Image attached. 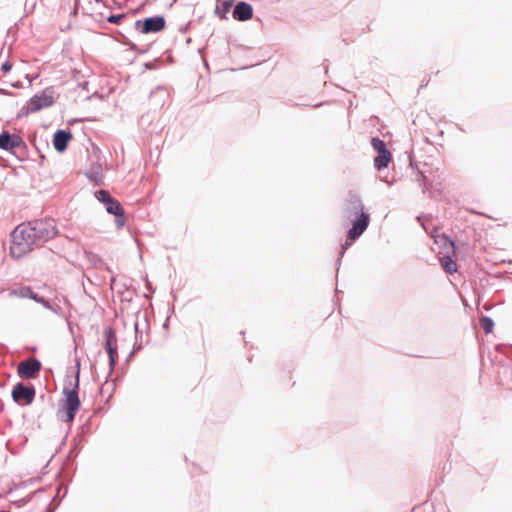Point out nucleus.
Listing matches in <instances>:
<instances>
[{"label":"nucleus","mask_w":512,"mask_h":512,"mask_svg":"<svg viewBox=\"0 0 512 512\" xmlns=\"http://www.w3.org/2000/svg\"><path fill=\"white\" fill-rule=\"evenodd\" d=\"M36 6V1L35 0H26L25 2V9L28 10V8L30 9L29 11H32L34 10Z\"/></svg>","instance_id":"obj_37"},{"label":"nucleus","mask_w":512,"mask_h":512,"mask_svg":"<svg viewBox=\"0 0 512 512\" xmlns=\"http://www.w3.org/2000/svg\"><path fill=\"white\" fill-rule=\"evenodd\" d=\"M55 509L56 508L51 503H49L44 512H55Z\"/></svg>","instance_id":"obj_40"},{"label":"nucleus","mask_w":512,"mask_h":512,"mask_svg":"<svg viewBox=\"0 0 512 512\" xmlns=\"http://www.w3.org/2000/svg\"><path fill=\"white\" fill-rule=\"evenodd\" d=\"M10 296H16L19 298H28L31 299L35 296V292L32 290L30 286H21L20 288L12 289L9 292Z\"/></svg>","instance_id":"obj_18"},{"label":"nucleus","mask_w":512,"mask_h":512,"mask_svg":"<svg viewBox=\"0 0 512 512\" xmlns=\"http://www.w3.org/2000/svg\"><path fill=\"white\" fill-rule=\"evenodd\" d=\"M479 324L485 334H489L493 331L494 321L491 317L482 315L479 319Z\"/></svg>","instance_id":"obj_20"},{"label":"nucleus","mask_w":512,"mask_h":512,"mask_svg":"<svg viewBox=\"0 0 512 512\" xmlns=\"http://www.w3.org/2000/svg\"><path fill=\"white\" fill-rule=\"evenodd\" d=\"M165 28L166 18L164 15L149 16L134 22V29L141 34H155Z\"/></svg>","instance_id":"obj_6"},{"label":"nucleus","mask_w":512,"mask_h":512,"mask_svg":"<svg viewBox=\"0 0 512 512\" xmlns=\"http://www.w3.org/2000/svg\"><path fill=\"white\" fill-rule=\"evenodd\" d=\"M36 396V388L33 384L17 382L13 385L11 397L19 406H28L33 403Z\"/></svg>","instance_id":"obj_7"},{"label":"nucleus","mask_w":512,"mask_h":512,"mask_svg":"<svg viewBox=\"0 0 512 512\" xmlns=\"http://www.w3.org/2000/svg\"><path fill=\"white\" fill-rule=\"evenodd\" d=\"M123 298L122 301L131 302L132 301V293L129 290H126L121 293Z\"/></svg>","instance_id":"obj_36"},{"label":"nucleus","mask_w":512,"mask_h":512,"mask_svg":"<svg viewBox=\"0 0 512 512\" xmlns=\"http://www.w3.org/2000/svg\"><path fill=\"white\" fill-rule=\"evenodd\" d=\"M54 88L53 86L46 87L40 93L33 95L24 105L19 113V117L28 116L29 114L36 113L41 109L51 107L54 100Z\"/></svg>","instance_id":"obj_4"},{"label":"nucleus","mask_w":512,"mask_h":512,"mask_svg":"<svg viewBox=\"0 0 512 512\" xmlns=\"http://www.w3.org/2000/svg\"><path fill=\"white\" fill-rule=\"evenodd\" d=\"M104 342L103 348L105 350H112L118 348L116 331L112 326H106L103 330Z\"/></svg>","instance_id":"obj_15"},{"label":"nucleus","mask_w":512,"mask_h":512,"mask_svg":"<svg viewBox=\"0 0 512 512\" xmlns=\"http://www.w3.org/2000/svg\"><path fill=\"white\" fill-rule=\"evenodd\" d=\"M87 179L92 182L95 186L103 184L102 165L99 162H94L90 165V168L85 172Z\"/></svg>","instance_id":"obj_14"},{"label":"nucleus","mask_w":512,"mask_h":512,"mask_svg":"<svg viewBox=\"0 0 512 512\" xmlns=\"http://www.w3.org/2000/svg\"><path fill=\"white\" fill-rule=\"evenodd\" d=\"M366 231V229H361V227L357 224L355 227H350L346 234V239L343 244H341V250L339 252V256L337 258V265L339 266L341 260L346 252V250L358 239L361 235Z\"/></svg>","instance_id":"obj_10"},{"label":"nucleus","mask_w":512,"mask_h":512,"mask_svg":"<svg viewBox=\"0 0 512 512\" xmlns=\"http://www.w3.org/2000/svg\"><path fill=\"white\" fill-rule=\"evenodd\" d=\"M126 17V14L125 13H121V14H111L108 18H107V21L111 24H115V25H119L121 24L122 20Z\"/></svg>","instance_id":"obj_27"},{"label":"nucleus","mask_w":512,"mask_h":512,"mask_svg":"<svg viewBox=\"0 0 512 512\" xmlns=\"http://www.w3.org/2000/svg\"><path fill=\"white\" fill-rule=\"evenodd\" d=\"M322 105H323L322 103H318V104L313 105V107H320Z\"/></svg>","instance_id":"obj_44"},{"label":"nucleus","mask_w":512,"mask_h":512,"mask_svg":"<svg viewBox=\"0 0 512 512\" xmlns=\"http://www.w3.org/2000/svg\"><path fill=\"white\" fill-rule=\"evenodd\" d=\"M46 309L52 311L54 314H56L59 317H65L62 307L57 303L50 302Z\"/></svg>","instance_id":"obj_26"},{"label":"nucleus","mask_w":512,"mask_h":512,"mask_svg":"<svg viewBox=\"0 0 512 512\" xmlns=\"http://www.w3.org/2000/svg\"><path fill=\"white\" fill-rule=\"evenodd\" d=\"M496 351L500 352V353H504L507 357H511V354H512V345H497L496 346Z\"/></svg>","instance_id":"obj_29"},{"label":"nucleus","mask_w":512,"mask_h":512,"mask_svg":"<svg viewBox=\"0 0 512 512\" xmlns=\"http://www.w3.org/2000/svg\"><path fill=\"white\" fill-rule=\"evenodd\" d=\"M58 233L52 218L34 219L18 225L11 233L10 254L19 259Z\"/></svg>","instance_id":"obj_1"},{"label":"nucleus","mask_w":512,"mask_h":512,"mask_svg":"<svg viewBox=\"0 0 512 512\" xmlns=\"http://www.w3.org/2000/svg\"><path fill=\"white\" fill-rule=\"evenodd\" d=\"M435 242L440 243L444 248L448 249L447 253L440 257L439 260L444 272L449 275H453L458 271V266L456 261L450 255V251L453 255H456V251L459 249L458 246L450 236L444 233L435 238Z\"/></svg>","instance_id":"obj_5"},{"label":"nucleus","mask_w":512,"mask_h":512,"mask_svg":"<svg viewBox=\"0 0 512 512\" xmlns=\"http://www.w3.org/2000/svg\"><path fill=\"white\" fill-rule=\"evenodd\" d=\"M146 288L151 291L152 293L155 292V289L152 287L151 283L149 281H146Z\"/></svg>","instance_id":"obj_41"},{"label":"nucleus","mask_w":512,"mask_h":512,"mask_svg":"<svg viewBox=\"0 0 512 512\" xmlns=\"http://www.w3.org/2000/svg\"><path fill=\"white\" fill-rule=\"evenodd\" d=\"M97 95V92H95L92 97L96 96ZM87 99H91V96H88Z\"/></svg>","instance_id":"obj_45"},{"label":"nucleus","mask_w":512,"mask_h":512,"mask_svg":"<svg viewBox=\"0 0 512 512\" xmlns=\"http://www.w3.org/2000/svg\"><path fill=\"white\" fill-rule=\"evenodd\" d=\"M161 60L159 58L154 59L153 61H149L144 63V68L147 70H155L159 67Z\"/></svg>","instance_id":"obj_30"},{"label":"nucleus","mask_w":512,"mask_h":512,"mask_svg":"<svg viewBox=\"0 0 512 512\" xmlns=\"http://www.w3.org/2000/svg\"><path fill=\"white\" fill-rule=\"evenodd\" d=\"M134 329H135V341H142L143 331L140 330L138 321H136L134 323Z\"/></svg>","instance_id":"obj_31"},{"label":"nucleus","mask_w":512,"mask_h":512,"mask_svg":"<svg viewBox=\"0 0 512 512\" xmlns=\"http://www.w3.org/2000/svg\"><path fill=\"white\" fill-rule=\"evenodd\" d=\"M391 160H392V154L389 150L386 152L378 153L377 156L374 158V167L378 171L385 169L388 167Z\"/></svg>","instance_id":"obj_17"},{"label":"nucleus","mask_w":512,"mask_h":512,"mask_svg":"<svg viewBox=\"0 0 512 512\" xmlns=\"http://www.w3.org/2000/svg\"><path fill=\"white\" fill-rule=\"evenodd\" d=\"M134 354H135V353H134L133 351H131V352L128 354V356L126 357L125 362H126V363H128V362L133 358Z\"/></svg>","instance_id":"obj_42"},{"label":"nucleus","mask_w":512,"mask_h":512,"mask_svg":"<svg viewBox=\"0 0 512 512\" xmlns=\"http://www.w3.org/2000/svg\"><path fill=\"white\" fill-rule=\"evenodd\" d=\"M343 217L350 221L351 227L357 224L361 229H366L370 224V214L365 211L363 201L357 193L349 191L348 198L343 206Z\"/></svg>","instance_id":"obj_3"},{"label":"nucleus","mask_w":512,"mask_h":512,"mask_svg":"<svg viewBox=\"0 0 512 512\" xmlns=\"http://www.w3.org/2000/svg\"><path fill=\"white\" fill-rule=\"evenodd\" d=\"M32 300L35 301L36 303L41 304L44 308H47L50 303L49 299L45 298L44 296H41L40 294H38L36 292H35V296L32 298Z\"/></svg>","instance_id":"obj_28"},{"label":"nucleus","mask_w":512,"mask_h":512,"mask_svg":"<svg viewBox=\"0 0 512 512\" xmlns=\"http://www.w3.org/2000/svg\"><path fill=\"white\" fill-rule=\"evenodd\" d=\"M80 452V447L78 444H75L69 451V455L73 457H77Z\"/></svg>","instance_id":"obj_35"},{"label":"nucleus","mask_w":512,"mask_h":512,"mask_svg":"<svg viewBox=\"0 0 512 512\" xmlns=\"http://www.w3.org/2000/svg\"><path fill=\"white\" fill-rule=\"evenodd\" d=\"M142 347L143 346H142V342L141 341H135L134 345H133V348H132V351L134 353H137V352H139L142 349Z\"/></svg>","instance_id":"obj_38"},{"label":"nucleus","mask_w":512,"mask_h":512,"mask_svg":"<svg viewBox=\"0 0 512 512\" xmlns=\"http://www.w3.org/2000/svg\"><path fill=\"white\" fill-rule=\"evenodd\" d=\"M25 141L18 135L3 130L0 133V149L14 154V149H26Z\"/></svg>","instance_id":"obj_9"},{"label":"nucleus","mask_w":512,"mask_h":512,"mask_svg":"<svg viewBox=\"0 0 512 512\" xmlns=\"http://www.w3.org/2000/svg\"><path fill=\"white\" fill-rule=\"evenodd\" d=\"M78 375L73 387L65 386L62 394L63 398L59 401V409L57 411V419L66 423H72L81 407V401L79 398Z\"/></svg>","instance_id":"obj_2"},{"label":"nucleus","mask_w":512,"mask_h":512,"mask_svg":"<svg viewBox=\"0 0 512 512\" xmlns=\"http://www.w3.org/2000/svg\"><path fill=\"white\" fill-rule=\"evenodd\" d=\"M0 512H10L9 510H0Z\"/></svg>","instance_id":"obj_46"},{"label":"nucleus","mask_w":512,"mask_h":512,"mask_svg":"<svg viewBox=\"0 0 512 512\" xmlns=\"http://www.w3.org/2000/svg\"><path fill=\"white\" fill-rule=\"evenodd\" d=\"M105 209L107 213L115 217V225L118 229H121L126 223L125 211L121 203L114 198L105 206Z\"/></svg>","instance_id":"obj_12"},{"label":"nucleus","mask_w":512,"mask_h":512,"mask_svg":"<svg viewBox=\"0 0 512 512\" xmlns=\"http://www.w3.org/2000/svg\"><path fill=\"white\" fill-rule=\"evenodd\" d=\"M42 363L37 358L31 357L23 360L18 368L17 374L23 379H35L39 376Z\"/></svg>","instance_id":"obj_8"},{"label":"nucleus","mask_w":512,"mask_h":512,"mask_svg":"<svg viewBox=\"0 0 512 512\" xmlns=\"http://www.w3.org/2000/svg\"><path fill=\"white\" fill-rule=\"evenodd\" d=\"M75 367H76L75 377L78 375V384H80V367H81V363H80V359L79 358L75 359Z\"/></svg>","instance_id":"obj_34"},{"label":"nucleus","mask_w":512,"mask_h":512,"mask_svg":"<svg viewBox=\"0 0 512 512\" xmlns=\"http://www.w3.org/2000/svg\"><path fill=\"white\" fill-rule=\"evenodd\" d=\"M67 491V486L60 485L57 489L56 495L52 498L50 503L56 508L60 504L61 500L66 496Z\"/></svg>","instance_id":"obj_23"},{"label":"nucleus","mask_w":512,"mask_h":512,"mask_svg":"<svg viewBox=\"0 0 512 512\" xmlns=\"http://www.w3.org/2000/svg\"><path fill=\"white\" fill-rule=\"evenodd\" d=\"M84 254H85V258L88 260V262L91 265H93L94 267L97 268V267L104 265L103 259L98 254H96L92 251H87V250L84 251Z\"/></svg>","instance_id":"obj_21"},{"label":"nucleus","mask_w":512,"mask_h":512,"mask_svg":"<svg viewBox=\"0 0 512 512\" xmlns=\"http://www.w3.org/2000/svg\"><path fill=\"white\" fill-rule=\"evenodd\" d=\"M12 66V63L9 60H6L1 64V71L3 73H8L11 71Z\"/></svg>","instance_id":"obj_32"},{"label":"nucleus","mask_w":512,"mask_h":512,"mask_svg":"<svg viewBox=\"0 0 512 512\" xmlns=\"http://www.w3.org/2000/svg\"><path fill=\"white\" fill-rule=\"evenodd\" d=\"M72 138L73 135L69 129H57L52 139L54 149L58 153L65 152Z\"/></svg>","instance_id":"obj_11"},{"label":"nucleus","mask_w":512,"mask_h":512,"mask_svg":"<svg viewBox=\"0 0 512 512\" xmlns=\"http://www.w3.org/2000/svg\"><path fill=\"white\" fill-rule=\"evenodd\" d=\"M371 146L377 154L389 150L387 148L385 141L379 138L378 136L371 138Z\"/></svg>","instance_id":"obj_22"},{"label":"nucleus","mask_w":512,"mask_h":512,"mask_svg":"<svg viewBox=\"0 0 512 512\" xmlns=\"http://www.w3.org/2000/svg\"><path fill=\"white\" fill-rule=\"evenodd\" d=\"M168 327H169V317L166 318V320H165V322L163 324V328L164 329H168Z\"/></svg>","instance_id":"obj_43"},{"label":"nucleus","mask_w":512,"mask_h":512,"mask_svg":"<svg viewBox=\"0 0 512 512\" xmlns=\"http://www.w3.org/2000/svg\"><path fill=\"white\" fill-rule=\"evenodd\" d=\"M253 7L246 1H239L232 10V17L236 21L245 22L253 17Z\"/></svg>","instance_id":"obj_13"},{"label":"nucleus","mask_w":512,"mask_h":512,"mask_svg":"<svg viewBox=\"0 0 512 512\" xmlns=\"http://www.w3.org/2000/svg\"><path fill=\"white\" fill-rule=\"evenodd\" d=\"M416 169H417L416 180L418 182H423L422 183L423 192H425L428 188L427 186L428 185L431 186V183L429 182L428 177L425 174V171L420 170L418 167H416Z\"/></svg>","instance_id":"obj_25"},{"label":"nucleus","mask_w":512,"mask_h":512,"mask_svg":"<svg viewBox=\"0 0 512 512\" xmlns=\"http://www.w3.org/2000/svg\"><path fill=\"white\" fill-rule=\"evenodd\" d=\"M96 199L102 203L104 206H106L111 200L114 199V197L111 196L109 191L101 189L95 192Z\"/></svg>","instance_id":"obj_24"},{"label":"nucleus","mask_w":512,"mask_h":512,"mask_svg":"<svg viewBox=\"0 0 512 512\" xmlns=\"http://www.w3.org/2000/svg\"><path fill=\"white\" fill-rule=\"evenodd\" d=\"M235 0H217L215 14L222 20H227V14L231 10Z\"/></svg>","instance_id":"obj_16"},{"label":"nucleus","mask_w":512,"mask_h":512,"mask_svg":"<svg viewBox=\"0 0 512 512\" xmlns=\"http://www.w3.org/2000/svg\"><path fill=\"white\" fill-rule=\"evenodd\" d=\"M89 82L88 81H84V82H81L78 84V87L81 88L82 90H85V91H89Z\"/></svg>","instance_id":"obj_39"},{"label":"nucleus","mask_w":512,"mask_h":512,"mask_svg":"<svg viewBox=\"0 0 512 512\" xmlns=\"http://www.w3.org/2000/svg\"><path fill=\"white\" fill-rule=\"evenodd\" d=\"M29 501H30V497H24V498H21V499L15 501L14 503L17 507L20 508V507L25 506Z\"/></svg>","instance_id":"obj_33"},{"label":"nucleus","mask_w":512,"mask_h":512,"mask_svg":"<svg viewBox=\"0 0 512 512\" xmlns=\"http://www.w3.org/2000/svg\"><path fill=\"white\" fill-rule=\"evenodd\" d=\"M108 355L109 372L108 376H111L115 370L118 362V348L112 350H105Z\"/></svg>","instance_id":"obj_19"}]
</instances>
